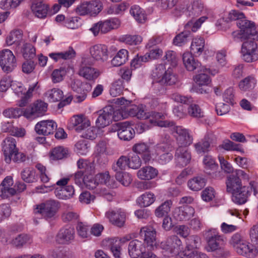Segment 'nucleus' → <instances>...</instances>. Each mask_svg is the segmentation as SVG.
<instances>
[{
	"instance_id": "nucleus-1",
	"label": "nucleus",
	"mask_w": 258,
	"mask_h": 258,
	"mask_svg": "<svg viewBox=\"0 0 258 258\" xmlns=\"http://www.w3.org/2000/svg\"><path fill=\"white\" fill-rule=\"evenodd\" d=\"M236 25L240 30L232 33L235 40L239 39L242 41L247 39L258 40V33L253 22L247 20L244 17V18L237 22Z\"/></svg>"
},
{
	"instance_id": "nucleus-2",
	"label": "nucleus",
	"mask_w": 258,
	"mask_h": 258,
	"mask_svg": "<svg viewBox=\"0 0 258 258\" xmlns=\"http://www.w3.org/2000/svg\"><path fill=\"white\" fill-rule=\"evenodd\" d=\"M59 205L57 201L53 200H47L37 205L34 210L35 214H40L47 220H52L59 209Z\"/></svg>"
},
{
	"instance_id": "nucleus-3",
	"label": "nucleus",
	"mask_w": 258,
	"mask_h": 258,
	"mask_svg": "<svg viewBox=\"0 0 258 258\" xmlns=\"http://www.w3.org/2000/svg\"><path fill=\"white\" fill-rule=\"evenodd\" d=\"M204 234L208 244L207 250L208 251H213L220 249L224 244L223 237L220 235L215 229L206 231Z\"/></svg>"
},
{
	"instance_id": "nucleus-4",
	"label": "nucleus",
	"mask_w": 258,
	"mask_h": 258,
	"mask_svg": "<svg viewBox=\"0 0 258 258\" xmlns=\"http://www.w3.org/2000/svg\"><path fill=\"white\" fill-rule=\"evenodd\" d=\"M171 98L177 102L189 105L188 113L191 116L197 118L204 116V113L201 108L198 105L192 103L193 100L191 97H187L175 93L172 95Z\"/></svg>"
},
{
	"instance_id": "nucleus-5",
	"label": "nucleus",
	"mask_w": 258,
	"mask_h": 258,
	"mask_svg": "<svg viewBox=\"0 0 258 258\" xmlns=\"http://www.w3.org/2000/svg\"><path fill=\"white\" fill-rule=\"evenodd\" d=\"M161 247L170 254L177 255L182 252L183 245L176 235H171L160 244Z\"/></svg>"
},
{
	"instance_id": "nucleus-6",
	"label": "nucleus",
	"mask_w": 258,
	"mask_h": 258,
	"mask_svg": "<svg viewBox=\"0 0 258 258\" xmlns=\"http://www.w3.org/2000/svg\"><path fill=\"white\" fill-rule=\"evenodd\" d=\"M102 7V4L99 1L94 0L81 4L77 8L76 12L80 16H95L101 11Z\"/></svg>"
},
{
	"instance_id": "nucleus-7",
	"label": "nucleus",
	"mask_w": 258,
	"mask_h": 258,
	"mask_svg": "<svg viewBox=\"0 0 258 258\" xmlns=\"http://www.w3.org/2000/svg\"><path fill=\"white\" fill-rule=\"evenodd\" d=\"M249 39L243 42L241 48L242 58L247 62H253L258 58L257 45L254 40Z\"/></svg>"
},
{
	"instance_id": "nucleus-8",
	"label": "nucleus",
	"mask_w": 258,
	"mask_h": 258,
	"mask_svg": "<svg viewBox=\"0 0 258 258\" xmlns=\"http://www.w3.org/2000/svg\"><path fill=\"white\" fill-rule=\"evenodd\" d=\"M122 116L126 118L128 116H136L140 119H147L149 115L145 112L142 105L137 106L135 104L128 105L121 108Z\"/></svg>"
},
{
	"instance_id": "nucleus-9",
	"label": "nucleus",
	"mask_w": 258,
	"mask_h": 258,
	"mask_svg": "<svg viewBox=\"0 0 258 258\" xmlns=\"http://www.w3.org/2000/svg\"><path fill=\"white\" fill-rule=\"evenodd\" d=\"M47 108V103L37 101L24 110V116L27 118L33 119L42 115L46 111Z\"/></svg>"
},
{
	"instance_id": "nucleus-10",
	"label": "nucleus",
	"mask_w": 258,
	"mask_h": 258,
	"mask_svg": "<svg viewBox=\"0 0 258 258\" xmlns=\"http://www.w3.org/2000/svg\"><path fill=\"white\" fill-rule=\"evenodd\" d=\"M75 234L74 228L70 225H66L58 231L55 241L59 244H69L74 240Z\"/></svg>"
},
{
	"instance_id": "nucleus-11",
	"label": "nucleus",
	"mask_w": 258,
	"mask_h": 258,
	"mask_svg": "<svg viewBox=\"0 0 258 258\" xmlns=\"http://www.w3.org/2000/svg\"><path fill=\"white\" fill-rule=\"evenodd\" d=\"M99 116L96 121L98 127H104L108 125L111 122L114 113V109L112 106H108L103 108L99 112Z\"/></svg>"
},
{
	"instance_id": "nucleus-12",
	"label": "nucleus",
	"mask_w": 258,
	"mask_h": 258,
	"mask_svg": "<svg viewBox=\"0 0 258 258\" xmlns=\"http://www.w3.org/2000/svg\"><path fill=\"white\" fill-rule=\"evenodd\" d=\"M16 141L12 137L6 138L2 143L3 151L5 157V161L7 163H10L12 160L13 154L18 149L16 147Z\"/></svg>"
},
{
	"instance_id": "nucleus-13",
	"label": "nucleus",
	"mask_w": 258,
	"mask_h": 258,
	"mask_svg": "<svg viewBox=\"0 0 258 258\" xmlns=\"http://www.w3.org/2000/svg\"><path fill=\"white\" fill-rule=\"evenodd\" d=\"M140 236L148 246L153 247L156 245V231L152 226H146L141 228Z\"/></svg>"
},
{
	"instance_id": "nucleus-14",
	"label": "nucleus",
	"mask_w": 258,
	"mask_h": 258,
	"mask_svg": "<svg viewBox=\"0 0 258 258\" xmlns=\"http://www.w3.org/2000/svg\"><path fill=\"white\" fill-rule=\"evenodd\" d=\"M90 53L93 59L104 62L108 59V49L106 45L98 44L90 48Z\"/></svg>"
},
{
	"instance_id": "nucleus-15",
	"label": "nucleus",
	"mask_w": 258,
	"mask_h": 258,
	"mask_svg": "<svg viewBox=\"0 0 258 258\" xmlns=\"http://www.w3.org/2000/svg\"><path fill=\"white\" fill-rule=\"evenodd\" d=\"M57 128V124L52 120H42L38 122L35 130L38 134L47 136L52 134Z\"/></svg>"
},
{
	"instance_id": "nucleus-16",
	"label": "nucleus",
	"mask_w": 258,
	"mask_h": 258,
	"mask_svg": "<svg viewBox=\"0 0 258 258\" xmlns=\"http://www.w3.org/2000/svg\"><path fill=\"white\" fill-rule=\"evenodd\" d=\"M119 138L124 141H130L133 138L135 132L127 121L116 123Z\"/></svg>"
},
{
	"instance_id": "nucleus-17",
	"label": "nucleus",
	"mask_w": 258,
	"mask_h": 258,
	"mask_svg": "<svg viewBox=\"0 0 258 258\" xmlns=\"http://www.w3.org/2000/svg\"><path fill=\"white\" fill-rule=\"evenodd\" d=\"M206 69L207 71L198 73V74L194 77V81L198 86H208L211 82L209 74L215 75L218 72L217 70L207 67L206 66Z\"/></svg>"
},
{
	"instance_id": "nucleus-18",
	"label": "nucleus",
	"mask_w": 258,
	"mask_h": 258,
	"mask_svg": "<svg viewBox=\"0 0 258 258\" xmlns=\"http://www.w3.org/2000/svg\"><path fill=\"white\" fill-rule=\"evenodd\" d=\"M174 132L177 134L176 140L179 147H185L190 145L192 142V138L188 131L182 126L174 127Z\"/></svg>"
},
{
	"instance_id": "nucleus-19",
	"label": "nucleus",
	"mask_w": 258,
	"mask_h": 258,
	"mask_svg": "<svg viewBox=\"0 0 258 258\" xmlns=\"http://www.w3.org/2000/svg\"><path fill=\"white\" fill-rule=\"evenodd\" d=\"M146 250L144 243L138 239L131 240L128 246V252L132 258H140Z\"/></svg>"
},
{
	"instance_id": "nucleus-20",
	"label": "nucleus",
	"mask_w": 258,
	"mask_h": 258,
	"mask_svg": "<svg viewBox=\"0 0 258 258\" xmlns=\"http://www.w3.org/2000/svg\"><path fill=\"white\" fill-rule=\"evenodd\" d=\"M195 213V209L191 206H183L174 209V217L178 221L186 220L192 217Z\"/></svg>"
},
{
	"instance_id": "nucleus-21",
	"label": "nucleus",
	"mask_w": 258,
	"mask_h": 258,
	"mask_svg": "<svg viewBox=\"0 0 258 258\" xmlns=\"http://www.w3.org/2000/svg\"><path fill=\"white\" fill-rule=\"evenodd\" d=\"M13 184L11 176H7L0 184L1 197L3 199H7L16 194V190L11 186Z\"/></svg>"
},
{
	"instance_id": "nucleus-22",
	"label": "nucleus",
	"mask_w": 258,
	"mask_h": 258,
	"mask_svg": "<svg viewBox=\"0 0 258 258\" xmlns=\"http://www.w3.org/2000/svg\"><path fill=\"white\" fill-rule=\"evenodd\" d=\"M105 216L112 224L116 226L121 227L125 223V214L121 210L109 211L105 213Z\"/></svg>"
},
{
	"instance_id": "nucleus-23",
	"label": "nucleus",
	"mask_w": 258,
	"mask_h": 258,
	"mask_svg": "<svg viewBox=\"0 0 258 258\" xmlns=\"http://www.w3.org/2000/svg\"><path fill=\"white\" fill-rule=\"evenodd\" d=\"M175 159L180 166H186L191 160V155L185 147H179L176 150Z\"/></svg>"
},
{
	"instance_id": "nucleus-24",
	"label": "nucleus",
	"mask_w": 258,
	"mask_h": 258,
	"mask_svg": "<svg viewBox=\"0 0 258 258\" xmlns=\"http://www.w3.org/2000/svg\"><path fill=\"white\" fill-rule=\"evenodd\" d=\"M76 52L72 46H70L68 50L59 52L50 53L48 56L53 59L55 62L61 60H70L75 58Z\"/></svg>"
},
{
	"instance_id": "nucleus-25",
	"label": "nucleus",
	"mask_w": 258,
	"mask_h": 258,
	"mask_svg": "<svg viewBox=\"0 0 258 258\" xmlns=\"http://www.w3.org/2000/svg\"><path fill=\"white\" fill-rule=\"evenodd\" d=\"M203 162L205 165V172L211 176L212 178H217L219 176L220 172H217L218 165L215 163L214 159L211 156H206Z\"/></svg>"
},
{
	"instance_id": "nucleus-26",
	"label": "nucleus",
	"mask_w": 258,
	"mask_h": 258,
	"mask_svg": "<svg viewBox=\"0 0 258 258\" xmlns=\"http://www.w3.org/2000/svg\"><path fill=\"white\" fill-rule=\"evenodd\" d=\"M101 72L98 70L90 66H81L78 72V74L89 81L96 79L100 75Z\"/></svg>"
},
{
	"instance_id": "nucleus-27",
	"label": "nucleus",
	"mask_w": 258,
	"mask_h": 258,
	"mask_svg": "<svg viewBox=\"0 0 258 258\" xmlns=\"http://www.w3.org/2000/svg\"><path fill=\"white\" fill-rule=\"evenodd\" d=\"M235 250L239 255L248 258H253L256 254L254 247L251 244H247L245 241L235 248Z\"/></svg>"
},
{
	"instance_id": "nucleus-28",
	"label": "nucleus",
	"mask_w": 258,
	"mask_h": 258,
	"mask_svg": "<svg viewBox=\"0 0 258 258\" xmlns=\"http://www.w3.org/2000/svg\"><path fill=\"white\" fill-rule=\"evenodd\" d=\"M232 201L238 204H244L248 196L250 195L249 187L245 186L240 187L238 190L232 192Z\"/></svg>"
},
{
	"instance_id": "nucleus-29",
	"label": "nucleus",
	"mask_w": 258,
	"mask_h": 258,
	"mask_svg": "<svg viewBox=\"0 0 258 258\" xmlns=\"http://www.w3.org/2000/svg\"><path fill=\"white\" fill-rule=\"evenodd\" d=\"M49 6L42 2H37L32 4L31 10L36 17L44 19L47 17Z\"/></svg>"
},
{
	"instance_id": "nucleus-30",
	"label": "nucleus",
	"mask_w": 258,
	"mask_h": 258,
	"mask_svg": "<svg viewBox=\"0 0 258 258\" xmlns=\"http://www.w3.org/2000/svg\"><path fill=\"white\" fill-rule=\"evenodd\" d=\"M158 174L157 169L152 166H146L138 170V177L144 180H149L155 178Z\"/></svg>"
},
{
	"instance_id": "nucleus-31",
	"label": "nucleus",
	"mask_w": 258,
	"mask_h": 258,
	"mask_svg": "<svg viewBox=\"0 0 258 258\" xmlns=\"http://www.w3.org/2000/svg\"><path fill=\"white\" fill-rule=\"evenodd\" d=\"M70 123L75 130L78 132H81L85 128L90 125L89 120L84 119L82 115H75L70 120Z\"/></svg>"
},
{
	"instance_id": "nucleus-32",
	"label": "nucleus",
	"mask_w": 258,
	"mask_h": 258,
	"mask_svg": "<svg viewBox=\"0 0 258 258\" xmlns=\"http://www.w3.org/2000/svg\"><path fill=\"white\" fill-rule=\"evenodd\" d=\"M75 190L72 185L60 187L55 189L54 194L59 199L67 200L71 198L74 195Z\"/></svg>"
},
{
	"instance_id": "nucleus-33",
	"label": "nucleus",
	"mask_w": 258,
	"mask_h": 258,
	"mask_svg": "<svg viewBox=\"0 0 258 258\" xmlns=\"http://www.w3.org/2000/svg\"><path fill=\"white\" fill-rule=\"evenodd\" d=\"M173 202L171 200H167L159 206L155 210V215L158 218L167 217L170 211Z\"/></svg>"
},
{
	"instance_id": "nucleus-34",
	"label": "nucleus",
	"mask_w": 258,
	"mask_h": 258,
	"mask_svg": "<svg viewBox=\"0 0 258 258\" xmlns=\"http://www.w3.org/2000/svg\"><path fill=\"white\" fill-rule=\"evenodd\" d=\"M133 150L136 153L143 155V158L145 162L149 161L151 158L149 146L144 143L135 144L133 147Z\"/></svg>"
},
{
	"instance_id": "nucleus-35",
	"label": "nucleus",
	"mask_w": 258,
	"mask_h": 258,
	"mask_svg": "<svg viewBox=\"0 0 258 258\" xmlns=\"http://www.w3.org/2000/svg\"><path fill=\"white\" fill-rule=\"evenodd\" d=\"M16 58L11 50L4 49L0 51V64H13Z\"/></svg>"
},
{
	"instance_id": "nucleus-36",
	"label": "nucleus",
	"mask_w": 258,
	"mask_h": 258,
	"mask_svg": "<svg viewBox=\"0 0 258 258\" xmlns=\"http://www.w3.org/2000/svg\"><path fill=\"white\" fill-rule=\"evenodd\" d=\"M118 19L113 18L102 21V33H106L111 30L117 28L120 25Z\"/></svg>"
},
{
	"instance_id": "nucleus-37",
	"label": "nucleus",
	"mask_w": 258,
	"mask_h": 258,
	"mask_svg": "<svg viewBox=\"0 0 258 258\" xmlns=\"http://www.w3.org/2000/svg\"><path fill=\"white\" fill-rule=\"evenodd\" d=\"M22 180L27 183H33L37 180L35 169L31 167H26L21 172Z\"/></svg>"
},
{
	"instance_id": "nucleus-38",
	"label": "nucleus",
	"mask_w": 258,
	"mask_h": 258,
	"mask_svg": "<svg viewBox=\"0 0 258 258\" xmlns=\"http://www.w3.org/2000/svg\"><path fill=\"white\" fill-rule=\"evenodd\" d=\"M205 40L203 37H196L193 39L190 49L192 52L197 55H201L204 50Z\"/></svg>"
},
{
	"instance_id": "nucleus-39",
	"label": "nucleus",
	"mask_w": 258,
	"mask_h": 258,
	"mask_svg": "<svg viewBox=\"0 0 258 258\" xmlns=\"http://www.w3.org/2000/svg\"><path fill=\"white\" fill-rule=\"evenodd\" d=\"M256 84V80L252 76H248L241 80L239 83L238 87L242 91H247L252 89Z\"/></svg>"
},
{
	"instance_id": "nucleus-40",
	"label": "nucleus",
	"mask_w": 258,
	"mask_h": 258,
	"mask_svg": "<svg viewBox=\"0 0 258 258\" xmlns=\"http://www.w3.org/2000/svg\"><path fill=\"white\" fill-rule=\"evenodd\" d=\"M32 241L31 237L26 234L18 235L11 242L12 244L17 247L21 248L27 243H30Z\"/></svg>"
},
{
	"instance_id": "nucleus-41",
	"label": "nucleus",
	"mask_w": 258,
	"mask_h": 258,
	"mask_svg": "<svg viewBox=\"0 0 258 258\" xmlns=\"http://www.w3.org/2000/svg\"><path fill=\"white\" fill-rule=\"evenodd\" d=\"M69 155L68 149L58 146L53 148L50 152V158L53 160H61L67 158Z\"/></svg>"
},
{
	"instance_id": "nucleus-42",
	"label": "nucleus",
	"mask_w": 258,
	"mask_h": 258,
	"mask_svg": "<svg viewBox=\"0 0 258 258\" xmlns=\"http://www.w3.org/2000/svg\"><path fill=\"white\" fill-rule=\"evenodd\" d=\"M130 13L139 23H144L146 19L144 10L139 6H133L131 8Z\"/></svg>"
},
{
	"instance_id": "nucleus-43",
	"label": "nucleus",
	"mask_w": 258,
	"mask_h": 258,
	"mask_svg": "<svg viewBox=\"0 0 258 258\" xmlns=\"http://www.w3.org/2000/svg\"><path fill=\"white\" fill-rule=\"evenodd\" d=\"M227 189L228 191L233 192L238 190L241 186V179H239L238 177H235V175H231L228 179V181L226 182Z\"/></svg>"
},
{
	"instance_id": "nucleus-44",
	"label": "nucleus",
	"mask_w": 258,
	"mask_h": 258,
	"mask_svg": "<svg viewBox=\"0 0 258 258\" xmlns=\"http://www.w3.org/2000/svg\"><path fill=\"white\" fill-rule=\"evenodd\" d=\"M155 198L153 193L147 192L141 195L137 199V203L142 207H148L153 203Z\"/></svg>"
},
{
	"instance_id": "nucleus-45",
	"label": "nucleus",
	"mask_w": 258,
	"mask_h": 258,
	"mask_svg": "<svg viewBox=\"0 0 258 258\" xmlns=\"http://www.w3.org/2000/svg\"><path fill=\"white\" fill-rule=\"evenodd\" d=\"M77 166L80 170L83 171L86 174L91 175L94 173V166L92 163L88 162L83 159L77 162Z\"/></svg>"
},
{
	"instance_id": "nucleus-46",
	"label": "nucleus",
	"mask_w": 258,
	"mask_h": 258,
	"mask_svg": "<svg viewBox=\"0 0 258 258\" xmlns=\"http://www.w3.org/2000/svg\"><path fill=\"white\" fill-rule=\"evenodd\" d=\"M23 57L26 60H30L36 55L35 48L31 44L26 43L23 44L22 48Z\"/></svg>"
},
{
	"instance_id": "nucleus-47",
	"label": "nucleus",
	"mask_w": 258,
	"mask_h": 258,
	"mask_svg": "<svg viewBox=\"0 0 258 258\" xmlns=\"http://www.w3.org/2000/svg\"><path fill=\"white\" fill-rule=\"evenodd\" d=\"M128 59V51L120 49L111 60V64H124Z\"/></svg>"
},
{
	"instance_id": "nucleus-48",
	"label": "nucleus",
	"mask_w": 258,
	"mask_h": 258,
	"mask_svg": "<svg viewBox=\"0 0 258 258\" xmlns=\"http://www.w3.org/2000/svg\"><path fill=\"white\" fill-rule=\"evenodd\" d=\"M123 81L118 79L114 81L110 89V94L113 97H116L122 94L124 87L123 85Z\"/></svg>"
},
{
	"instance_id": "nucleus-49",
	"label": "nucleus",
	"mask_w": 258,
	"mask_h": 258,
	"mask_svg": "<svg viewBox=\"0 0 258 258\" xmlns=\"http://www.w3.org/2000/svg\"><path fill=\"white\" fill-rule=\"evenodd\" d=\"M205 185V179L200 177H194L188 182V187L195 191L201 190Z\"/></svg>"
},
{
	"instance_id": "nucleus-50",
	"label": "nucleus",
	"mask_w": 258,
	"mask_h": 258,
	"mask_svg": "<svg viewBox=\"0 0 258 258\" xmlns=\"http://www.w3.org/2000/svg\"><path fill=\"white\" fill-rule=\"evenodd\" d=\"M105 242L110 247V249L115 258H120V245L117 244V239L116 238H110L106 240Z\"/></svg>"
},
{
	"instance_id": "nucleus-51",
	"label": "nucleus",
	"mask_w": 258,
	"mask_h": 258,
	"mask_svg": "<svg viewBox=\"0 0 258 258\" xmlns=\"http://www.w3.org/2000/svg\"><path fill=\"white\" fill-rule=\"evenodd\" d=\"M23 34L21 31L15 30L10 32L7 37L6 43L7 46H11L16 42H18L22 38Z\"/></svg>"
},
{
	"instance_id": "nucleus-52",
	"label": "nucleus",
	"mask_w": 258,
	"mask_h": 258,
	"mask_svg": "<svg viewBox=\"0 0 258 258\" xmlns=\"http://www.w3.org/2000/svg\"><path fill=\"white\" fill-rule=\"evenodd\" d=\"M84 183L88 189L95 190V192L97 194H98L101 189L99 188V182L96 179V176L94 178L88 176H86L85 178Z\"/></svg>"
},
{
	"instance_id": "nucleus-53",
	"label": "nucleus",
	"mask_w": 258,
	"mask_h": 258,
	"mask_svg": "<svg viewBox=\"0 0 258 258\" xmlns=\"http://www.w3.org/2000/svg\"><path fill=\"white\" fill-rule=\"evenodd\" d=\"M82 25L81 19L80 17H67L65 20L64 26L68 28L75 29L78 28Z\"/></svg>"
},
{
	"instance_id": "nucleus-54",
	"label": "nucleus",
	"mask_w": 258,
	"mask_h": 258,
	"mask_svg": "<svg viewBox=\"0 0 258 258\" xmlns=\"http://www.w3.org/2000/svg\"><path fill=\"white\" fill-rule=\"evenodd\" d=\"M190 34V33L189 31L180 33L173 39V44L178 46L183 45L188 41Z\"/></svg>"
},
{
	"instance_id": "nucleus-55",
	"label": "nucleus",
	"mask_w": 258,
	"mask_h": 258,
	"mask_svg": "<svg viewBox=\"0 0 258 258\" xmlns=\"http://www.w3.org/2000/svg\"><path fill=\"white\" fill-rule=\"evenodd\" d=\"M127 157L125 156H121L117 160L115 164H113L112 169L116 172H121L122 170H125L127 166L128 167Z\"/></svg>"
},
{
	"instance_id": "nucleus-56",
	"label": "nucleus",
	"mask_w": 258,
	"mask_h": 258,
	"mask_svg": "<svg viewBox=\"0 0 258 258\" xmlns=\"http://www.w3.org/2000/svg\"><path fill=\"white\" fill-rule=\"evenodd\" d=\"M96 179L99 183H103L108 187L113 188L114 187V183L110 179V176L108 172L105 173H100L96 175Z\"/></svg>"
},
{
	"instance_id": "nucleus-57",
	"label": "nucleus",
	"mask_w": 258,
	"mask_h": 258,
	"mask_svg": "<svg viewBox=\"0 0 258 258\" xmlns=\"http://www.w3.org/2000/svg\"><path fill=\"white\" fill-rule=\"evenodd\" d=\"M115 176L117 180L125 186H128L132 181L131 175L127 172H117Z\"/></svg>"
},
{
	"instance_id": "nucleus-58",
	"label": "nucleus",
	"mask_w": 258,
	"mask_h": 258,
	"mask_svg": "<svg viewBox=\"0 0 258 258\" xmlns=\"http://www.w3.org/2000/svg\"><path fill=\"white\" fill-rule=\"evenodd\" d=\"M89 127L82 130L81 136L84 138L93 140L97 137L99 129L94 126Z\"/></svg>"
},
{
	"instance_id": "nucleus-59",
	"label": "nucleus",
	"mask_w": 258,
	"mask_h": 258,
	"mask_svg": "<svg viewBox=\"0 0 258 258\" xmlns=\"http://www.w3.org/2000/svg\"><path fill=\"white\" fill-rule=\"evenodd\" d=\"M24 110L19 108H9L3 111V115L7 118H18L22 114Z\"/></svg>"
},
{
	"instance_id": "nucleus-60",
	"label": "nucleus",
	"mask_w": 258,
	"mask_h": 258,
	"mask_svg": "<svg viewBox=\"0 0 258 258\" xmlns=\"http://www.w3.org/2000/svg\"><path fill=\"white\" fill-rule=\"evenodd\" d=\"M50 101L56 102L60 101L63 98V92L59 89L53 88L46 93Z\"/></svg>"
},
{
	"instance_id": "nucleus-61",
	"label": "nucleus",
	"mask_w": 258,
	"mask_h": 258,
	"mask_svg": "<svg viewBox=\"0 0 258 258\" xmlns=\"http://www.w3.org/2000/svg\"><path fill=\"white\" fill-rule=\"evenodd\" d=\"M68 70L69 67L67 69L60 67L59 69L54 70L51 75L53 82L58 83L62 81Z\"/></svg>"
},
{
	"instance_id": "nucleus-62",
	"label": "nucleus",
	"mask_w": 258,
	"mask_h": 258,
	"mask_svg": "<svg viewBox=\"0 0 258 258\" xmlns=\"http://www.w3.org/2000/svg\"><path fill=\"white\" fill-rule=\"evenodd\" d=\"M121 39L123 42L131 45L139 44L142 41V37L137 35H125Z\"/></svg>"
},
{
	"instance_id": "nucleus-63",
	"label": "nucleus",
	"mask_w": 258,
	"mask_h": 258,
	"mask_svg": "<svg viewBox=\"0 0 258 258\" xmlns=\"http://www.w3.org/2000/svg\"><path fill=\"white\" fill-rule=\"evenodd\" d=\"M163 60L165 61V64H177L178 58L175 51L173 50H168L166 51L165 54L163 56Z\"/></svg>"
},
{
	"instance_id": "nucleus-64",
	"label": "nucleus",
	"mask_w": 258,
	"mask_h": 258,
	"mask_svg": "<svg viewBox=\"0 0 258 258\" xmlns=\"http://www.w3.org/2000/svg\"><path fill=\"white\" fill-rule=\"evenodd\" d=\"M128 159V167L132 169L139 168L141 165V160L136 154H130Z\"/></svg>"
}]
</instances>
